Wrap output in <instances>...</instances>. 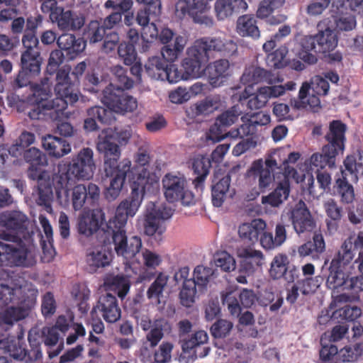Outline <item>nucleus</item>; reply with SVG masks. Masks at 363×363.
<instances>
[{"label": "nucleus", "instance_id": "obj_1", "mask_svg": "<svg viewBox=\"0 0 363 363\" xmlns=\"http://www.w3.org/2000/svg\"><path fill=\"white\" fill-rule=\"evenodd\" d=\"M117 138L111 131H103L99 136L96 148L99 153L104 155V172L106 176L110 177V185L104 193L105 198L111 201L115 200L119 195L124 185L126 177L128 179L130 189L133 182L139 183V178L144 177L143 196L145 189L149 184V172L145 167L149 164L150 157L147 150L140 148L135 155V162L141 167V169L131 167V161L123 159L118 162L121 150L117 144Z\"/></svg>", "mask_w": 363, "mask_h": 363}, {"label": "nucleus", "instance_id": "obj_2", "mask_svg": "<svg viewBox=\"0 0 363 363\" xmlns=\"http://www.w3.org/2000/svg\"><path fill=\"white\" fill-rule=\"evenodd\" d=\"M139 183L133 182L130 195L122 201L116 210L115 216L106 224L108 233L111 234L114 250L118 257H123L126 262H130L142 248L140 236L128 238L125 226L129 217H133L143 200L144 177L139 178Z\"/></svg>", "mask_w": 363, "mask_h": 363}, {"label": "nucleus", "instance_id": "obj_3", "mask_svg": "<svg viewBox=\"0 0 363 363\" xmlns=\"http://www.w3.org/2000/svg\"><path fill=\"white\" fill-rule=\"evenodd\" d=\"M43 58L40 54L21 52L20 69L11 82L12 89L15 91L29 87L30 94L25 101L33 106L28 116L32 120L43 119L44 116L49 115L50 110V101L52 96L50 86L44 81L40 83H33L32 81L40 74Z\"/></svg>", "mask_w": 363, "mask_h": 363}, {"label": "nucleus", "instance_id": "obj_4", "mask_svg": "<svg viewBox=\"0 0 363 363\" xmlns=\"http://www.w3.org/2000/svg\"><path fill=\"white\" fill-rule=\"evenodd\" d=\"M354 257L352 238H347L330 263L326 285L332 290L344 291L336 296L337 302L354 301L359 298V293L363 291V251L359 252L355 260L361 276L350 277L344 271L345 266L350 263Z\"/></svg>", "mask_w": 363, "mask_h": 363}, {"label": "nucleus", "instance_id": "obj_5", "mask_svg": "<svg viewBox=\"0 0 363 363\" xmlns=\"http://www.w3.org/2000/svg\"><path fill=\"white\" fill-rule=\"evenodd\" d=\"M237 50V44L232 40L210 37L196 40L194 45L188 48L187 57L182 63L184 79L199 77L202 63L213 57L214 54L218 53L223 57H230L234 55Z\"/></svg>", "mask_w": 363, "mask_h": 363}, {"label": "nucleus", "instance_id": "obj_6", "mask_svg": "<svg viewBox=\"0 0 363 363\" xmlns=\"http://www.w3.org/2000/svg\"><path fill=\"white\" fill-rule=\"evenodd\" d=\"M86 68L84 62L78 63L71 72V67L65 65L57 72L55 91L56 97L50 101L49 116L56 120L62 116L68 104H73L78 101L76 86L79 78L83 75Z\"/></svg>", "mask_w": 363, "mask_h": 363}, {"label": "nucleus", "instance_id": "obj_7", "mask_svg": "<svg viewBox=\"0 0 363 363\" xmlns=\"http://www.w3.org/2000/svg\"><path fill=\"white\" fill-rule=\"evenodd\" d=\"M93 156V150L91 148L84 147L68 163L59 164L56 179L60 187L67 186L69 181L75 179L91 178L95 169Z\"/></svg>", "mask_w": 363, "mask_h": 363}, {"label": "nucleus", "instance_id": "obj_8", "mask_svg": "<svg viewBox=\"0 0 363 363\" xmlns=\"http://www.w3.org/2000/svg\"><path fill=\"white\" fill-rule=\"evenodd\" d=\"M164 195L169 203L180 201L184 206L194 203V196L188 189L185 176L180 173H167L162 180Z\"/></svg>", "mask_w": 363, "mask_h": 363}, {"label": "nucleus", "instance_id": "obj_9", "mask_svg": "<svg viewBox=\"0 0 363 363\" xmlns=\"http://www.w3.org/2000/svg\"><path fill=\"white\" fill-rule=\"evenodd\" d=\"M329 88L328 82L323 77H317L311 86L307 82H303L298 98L291 99V106L296 110L318 108L320 104L319 96L327 95Z\"/></svg>", "mask_w": 363, "mask_h": 363}, {"label": "nucleus", "instance_id": "obj_10", "mask_svg": "<svg viewBox=\"0 0 363 363\" xmlns=\"http://www.w3.org/2000/svg\"><path fill=\"white\" fill-rule=\"evenodd\" d=\"M193 274L194 277L185 282L179 293L182 305L187 308L193 305L198 293H203L206 290L213 269L198 265L194 268Z\"/></svg>", "mask_w": 363, "mask_h": 363}, {"label": "nucleus", "instance_id": "obj_11", "mask_svg": "<svg viewBox=\"0 0 363 363\" xmlns=\"http://www.w3.org/2000/svg\"><path fill=\"white\" fill-rule=\"evenodd\" d=\"M103 103L108 108V110L125 115L133 113L138 108V101L133 96L125 92L121 87L109 84L103 90Z\"/></svg>", "mask_w": 363, "mask_h": 363}, {"label": "nucleus", "instance_id": "obj_12", "mask_svg": "<svg viewBox=\"0 0 363 363\" xmlns=\"http://www.w3.org/2000/svg\"><path fill=\"white\" fill-rule=\"evenodd\" d=\"M28 218L20 211H6L0 213V226L16 235L7 233L0 234V238L6 241H21V235L26 239Z\"/></svg>", "mask_w": 363, "mask_h": 363}, {"label": "nucleus", "instance_id": "obj_13", "mask_svg": "<svg viewBox=\"0 0 363 363\" xmlns=\"http://www.w3.org/2000/svg\"><path fill=\"white\" fill-rule=\"evenodd\" d=\"M172 216L170 208L154 207L148 210L145 216L143 228L146 235L150 237L157 244H160L164 238L166 227L163 225V220L169 218Z\"/></svg>", "mask_w": 363, "mask_h": 363}, {"label": "nucleus", "instance_id": "obj_14", "mask_svg": "<svg viewBox=\"0 0 363 363\" xmlns=\"http://www.w3.org/2000/svg\"><path fill=\"white\" fill-rule=\"evenodd\" d=\"M279 169L275 159L269 157L264 161L262 159L255 160L250 169L247 175L257 181L258 187L261 192H265L273 186L274 182V171Z\"/></svg>", "mask_w": 363, "mask_h": 363}, {"label": "nucleus", "instance_id": "obj_15", "mask_svg": "<svg viewBox=\"0 0 363 363\" xmlns=\"http://www.w3.org/2000/svg\"><path fill=\"white\" fill-rule=\"evenodd\" d=\"M28 342L30 350H26L24 344L21 342L20 340L17 342L12 341L10 344H8L7 341L0 340V347L6 348L9 355L17 360L25 361L26 362L40 360L43 353L40 341L36 337H32L29 334Z\"/></svg>", "mask_w": 363, "mask_h": 363}, {"label": "nucleus", "instance_id": "obj_16", "mask_svg": "<svg viewBox=\"0 0 363 363\" xmlns=\"http://www.w3.org/2000/svg\"><path fill=\"white\" fill-rule=\"evenodd\" d=\"M35 264L34 257L26 247H16L13 245L0 241V265L30 267Z\"/></svg>", "mask_w": 363, "mask_h": 363}, {"label": "nucleus", "instance_id": "obj_17", "mask_svg": "<svg viewBox=\"0 0 363 363\" xmlns=\"http://www.w3.org/2000/svg\"><path fill=\"white\" fill-rule=\"evenodd\" d=\"M100 198V189L94 184H77L72 189L71 201L74 211H80L84 207L95 206Z\"/></svg>", "mask_w": 363, "mask_h": 363}, {"label": "nucleus", "instance_id": "obj_18", "mask_svg": "<svg viewBox=\"0 0 363 363\" xmlns=\"http://www.w3.org/2000/svg\"><path fill=\"white\" fill-rule=\"evenodd\" d=\"M289 219L294 230L299 235L313 231L315 227V221L302 200H300L290 211Z\"/></svg>", "mask_w": 363, "mask_h": 363}, {"label": "nucleus", "instance_id": "obj_19", "mask_svg": "<svg viewBox=\"0 0 363 363\" xmlns=\"http://www.w3.org/2000/svg\"><path fill=\"white\" fill-rule=\"evenodd\" d=\"M241 113L239 106L235 105L220 114L210 127L208 138L214 141L223 139L226 135V128L235 123Z\"/></svg>", "mask_w": 363, "mask_h": 363}, {"label": "nucleus", "instance_id": "obj_20", "mask_svg": "<svg viewBox=\"0 0 363 363\" xmlns=\"http://www.w3.org/2000/svg\"><path fill=\"white\" fill-rule=\"evenodd\" d=\"M269 272L273 279L283 278L289 283L294 282L299 276V269L290 264L288 257L281 253L273 258Z\"/></svg>", "mask_w": 363, "mask_h": 363}, {"label": "nucleus", "instance_id": "obj_21", "mask_svg": "<svg viewBox=\"0 0 363 363\" xmlns=\"http://www.w3.org/2000/svg\"><path fill=\"white\" fill-rule=\"evenodd\" d=\"M347 125L340 120H333L329 123L328 132L325 135L327 141L323 147L326 151L330 150L339 155L342 154L345 147Z\"/></svg>", "mask_w": 363, "mask_h": 363}, {"label": "nucleus", "instance_id": "obj_22", "mask_svg": "<svg viewBox=\"0 0 363 363\" xmlns=\"http://www.w3.org/2000/svg\"><path fill=\"white\" fill-rule=\"evenodd\" d=\"M284 4L285 0H262L259 4L256 16L268 25H279L286 20L287 16L276 11L281 9Z\"/></svg>", "mask_w": 363, "mask_h": 363}, {"label": "nucleus", "instance_id": "obj_23", "mask_svg": "<svg viewBox=\"0 0 363 363\" xmlns=\"http://www.w3.org/2000/svg\"><path fill=\"white\" fill-rule=\"evenodd\" d=\"M208 340L207 333L204 330H199L181 340L182 349L184 353H189L191 357L203 358L210 352V347L204 345Z\"/></svg>", "mask_w": 363, "mask_h": 363}, {"label": "nucleus", "instance_id": "obj_24", "mask_svg": "<svg viewBox=\"0 0 363 363\" xmlns=\"http://www.w3.org/2000/svg\"><path fill=\"white\" fill-rule=\"evenodd\" d=\"M105 213L101 208H94L91 213L82 216L78 222V232L86 237L92 235L99 228L107 231Z\"/></svg>", "mask_w": 363, "mask_h": 363}, {"label": "nucleus", "instance_id": "obj_25", "mask_svg": "<svg viewBox=\"0 0 363 363\" xmlns=\"http://www.w3.org/2000/svg\"><path fill=\"white\" fill-rule=\"evenodd\" d=\"M50 20L57 23L58 28L62 30H78L85 23L84 16L77 15L70 10L65 11L62 7L55 9L50 13Z\"/></svg>", "mask_w": 363, "mask_h": 363}, {"label": "nucleus", "instance_id": "obj_26", "mask_svg": "<svg viewBox=\"0 0 363 363\" xmlns=\"http://www.w3.org/2000/svg\"><path fill=\"white\" fill-rule=\"evenodd\" d=\"M330 23V21L327 18L320 21L317 25L318 32L315 35L318 53L330 52L337 45V36L334 30L329 26Z\"/></svg>", "mask_w": 363, "mask_h": 363}, {"label": "nucleus", "instance_id": "obj_27", "mask_svg": "<svg viewBox=\"0 0 363 363\" xmlns=\"http://www.w3.org/2000/svg\"><path fill=\"white\" fill-rule=\"evenodd\" d=\"M112 259V251L106 246L99 245L86 250V262L91 272L109 266Z\"/></svg>", "mask_w": 363, "mask_h": 363}, {"label": "nucleus", "instance_id": "obj_28", "mask_svg": "<svg viewBox=\"0 0 363 363\" xmlns=\"http://www.w3.org/2000/svg\"><path fill=\"white\" fill-rule=\"evenodd\" d=\"M95 309L98 310L104 320L108 323H114L121 317L118 299L109 293L100 296Z\"/></svg>", "mask_w": 363, "mask_h": 363}, {"label": "nucleus", "instance_id": "obj_29", "mask_svg": "<svg viewBox=\"0 0 363 363\" xmlns=\"http://www.w3.org/2000/svg\"><path fill=\"white\" fill-rule=\"evenodd\" d=\"M255 295L251 289H244L239 295V301L237 296L233 293H227L222 297L223 305H226L230 313L233 315H239L241 312L240 304L244 308H250L255 303Z\"/></svg>", "mask_w": 363, "mask_h": 363}, {"label": "nucleus", "instance_id": "obj_30", "mask_svg": "<svg viewBox=\"0 0 363 363\" xmlns=\"http://www.w3.org/2000/svg\"><path fill=\"white\" fill-rule=\"evenodd\" d=\"M87 118L84 121V129L87 132L99 129L97 122L102 124H111L115 118L111 111L100 106H92L86 111Z\"/></svg>", "mask_w": 363, "mask_h": 363}, {"label": "nucleus", "instance_id": "obj_31", "mask_svg": "<svg viewBox=\"0 0 363 363\" xmlns=\"http://www.w3.org/2000/svg\"><path fill=\"white\" fill-rule=\"evenodd\" d=\"M267 228L266 222L261 218H255L250 223H244L239 226L240 238L249 245L259 242L260 234Z\"/></svg>", "mask_w": 363, "mask_h": 363}, {"label": "nucleus", "instance_id": "obj_32", "mask_svg": "<svg viewBox=\"0 0 363 363\" xmlns=\"http://www.w3.org/2000/svg\"><path fill=\"white\" fill-rule=\"evenodd\" d=\"M230 63L226 59H220L208 65L206 75L211 85L213 87L221 86L229 76Z\"/></svg>", "mask_w": 363, "mask_h": 363}, {"label": "nucleus", "instance_id": "obj_33", "mask_svg": "<svg viewBox=\"0 0 363 363\" xmlns=\"http://www.w3.org/2000/svg\"><path fill=\"white\" fill-rule=\"evenodd\" d=\"M42 146L50 157L57 159L71 152V145L66 140L50 134L42 138Z\"/></svg>", "mask_w": 363, "mask_h": 363}, {"label": "nucleus", "instance_id": "obj_34", "mask_svg": "<svg viewBox=\"0 0 363 363\" xmlns=\"http://www.w3.org/2000/svg\"><path fill=\"white\" fill-rule=\"evenodd\" d=\"M247 8V4L245 0H217L215 3V11L218 20H224Z\"/></svg>", "mask_w": 363, "mask_h": 363}, {"label": "nucleus", "instance_id": "obj_35", "mask_svg": "<svg viewBox=\"0 0 363 363\" xmlns=\"http://www.w3.org/2000/svg\"><path fill=\"white\" fill-rule=\"evenodd\" d=\"M42 338L45 346L49 349L47 352L50 359H52L62 352L64 349V342L62 340L59 344L60 335L55 328L44 327L42 329Z\"/></svg>", "mask_w": 363, "mask_h": 363}, {"label": "nucleus", "instance_id": "obj_36", "mask_svg": "<svg viewBox=\"0 0 363 363\" xmlns=\"http://www.w3.org/2000/svg\"><path fill=\"white\" fill-rule=\"evenodd\" d=\"M290 193L289 179L284 176L283 180L279 182L274 191L269 195L262 196V202L264 204H269L272 207H278L286 201Z\"/></svg>", "mask_w": 363, "mask_h": 363}, {"label": "nucleus", "instance_id": "obj_37", "mask_svg": "<svg viewBox=\"0 0 363 363\" xmlns=\"http://www.w3.org/2000/svg\"><path fill=\"white\" fill-rule=\"evenodd\" d=\"M290 193L289 179L284 176L283 180L279 182L274 191L269 195L262 196V202L264 204H269L272 207H278L286 201Z\"/></svg>", "mask_w": 363, "mask_h": 363}, {"label": "nucleus", "instance_id": "obj_38", "mask_svg": "<svg viewBox=\"0 0 363 363\" xmlns=\"http://www.w3.org/2000/svg\"><path fill=\"white\" fill-rule=\"evenodd\" d=\"M238 256L242 259L241 270L247 273L252 272L255 267L262 265L263 255L261 251L250 247H242L238 250Z\"/></svg>", "mask_w": 363, "mask_h": 363}, {"label": "nucleus", "instance_id": "obj_39", "mask_svg": "<svg viewBox=\"0 0 363 363\" xmlns=\"http://www.w3.org/2000/svg\"><path fill=\"white\" fill-rule=\"evenodd\" d=\"M230 182L231 178L228 174L221 178H219L218 174L214 175L211 188L212 203L214 206L220 207L223 205L229 190Z\"/></svg>", "mask_w": 363, "mask_h": 363}, {"label": "nucleus", "instance_id": "obj_40", "mask_svg": "<svg viewBox=\"0 0 363 363\" xmlns=\"http://www.w3.org/2000/svg\"><path fill=\"white\" fill-rule=\"evenodd\" d=\"M237 33L242 37H250L252 39H258L260 37V31L257 25V21L253 16L243 15L237 21Z\"/></svg>", "mask_w": 363, "mask_h": 363}, {"label": "nucleus", "instance_id": "obj_41", "mask_svg": "<svg viewBox=\"0 0 363 363\" xmlns=\"http://www.w3.org/2000/svg\"><path fill=\"white\" fill-rule=\"evenodd\" d=\"M338 155L330 150L326 151L325 147L322 148V153H313L310 158L311 170L320 172L326 167L333 168L335 166L336 157Z\"/></svg>", "mask_w": 363, "mask_h": 363}, {"label": "nucleus", "instance_id": "obj_42", "mask_svg": "<svg viewBox=\"0 0 363 363\" xmlns=\"http://www.w3.org/2000/svg\"><path fill=\"white\" fill-rule=\"evenodd\" d=\"M187 40L182 35H177L173 43L164 45L161 49L162 58L169 64L174 62L182 53Z\"/></svg>", "mask_w": 363, "mask_h": 363}, {"label": "nucleus", "instance_id": "obj_43", "mask_svg": "<svg viewBox=\"0 0 363 363\" xmlns=\"http://www.w3.org/2000/svg\"><path fill=\"white\" fill-rule=\"evenodd\" d=\"M323 207L327 216L330 218L329 220H327L328 230L330 233H333L337 230L338 223L342 217L343 209L333 199L326 201Z\"/></svg>", "mask_w": 363, "mask_h": 363}, {"label": "nucleus", "instance_id": "obj_44", "mask_svg": "<svg viewBox=\"0 0 363 363\" xmlns=\"http://www.w3.org/2000/svg\"><path fill=\"white\" fill-rule=\"evenodd\" d=\"M334 188L337 194L340 197L341 202L351 203L354 200V187L350 184L345 171L341 172V177L336 179Z\"/></svg>", "mask_w": 363, "mask_h": 363}, {"label": "nucleus", "instance_id": "obj_45", "mask_svg": "<svg viewBox=\"0 0 363 363\" xmlns=\"http://www.w3.org/2000/svg\"><path fill=\"white\" fill-rule=\"evenodd\" d=\"M211 166L210 160L206 157L199 156L193 160L192 169L197 175L193 182L196 189H203V182L209 173Z\"/></svg>", "mask_w": 363, "mask_h": 363}, {"label": "nucleus", "instance_id": "obj_46", "mask_svg": "<svg viewBox=\"0 0 363 363\" xmlns=\"http://www.w3.org/2000/svg\"><path fill=\"white\" fill-rule=\"evenodd\" d=\"M169 281V276L164 272H158L154 281L147 290L146 295L148 299L160 303V299L163 297V291Z\"/></svg>", "mask_w": 363, "mask_h": 363}, {"label": "nucleus", "instance_id": "obj_47", "mask_svg": "<svg viewBox=\"0 0 363 363\" xmlns=\"http://www.w3.org/2000/svg\"><path fill=\"white\" fill-rule=\"evenodd\" d=\"M168 67L169 63L157 56L149 57L145 65V72L148 76L162 80L164 79V72H167Z\"/></svg>", "mask_w": 363, "mask_h": 363}, {"label": "nucleus", "instance_id": "obj_48", "mask_svg": "<svg viewBox=\"0 0 363 363\" xmlns=\"http://www.w3.org/2000/svg\"><path fill=\"white\" fill-rule=\"evenodd\" d=\"M108 33L99 20H94L86 26L84 37L90 44H93L101 42Z\"/></svg>", "mask_w": 363, "mask_h": 363}, {"label": "nucleus", "instance_id": "obj_49", "mask_svg": "<svg viewBox=\"0 0 363 363\" xmlns=\"http://www.w3.org/2000/svg\"><path fill=\"white\" fill-rule=\"evenodd\" d=\"M343 164L345 169H342L341 172L345 171V172L347 174V176H350L351 182H357L358 174L359 173H363V163L362 162V157H357L354 155H347L344 160Z\"/></svg>", "mask_w": 363, "mask_h": 363}, {"label": "nucleus", "instance_id": "obj_50", "mask_svg": "<svg viewBox=\"0 0 363 363\" xmlns=\"http://www.w3.org/2000/svg\"><path fill=\"white\" fill-rule=\"evenodd\" d=\"M29 311L21 306L7 307L0 313V322L7 325H12L13 323L21 320L28 315Z\"/></svg>", "mask_w": 363, "mask_h": 363}, {"label": "nucleus", "instance_id": "obj_51", "mask_svg": "<svg viewBox=\"0 0 363 363\" xmlns=\"http://www.w3.org/2000/svg\"><path fill=\"white\" fill-rule=\"evenodd\" d=\"M245 100H247V106L251 110L262 108L269 101L262 87L259 88L255 94H249L245 89L240 94L239 101L242 102Z\"/></svg>", "mask_w": 363, "mask_h": 363}, {"label": "nucleus", "instance_id": "obj_52", "mask_svg": "<svg viewBox=\"0 0 363 363\" xmlns=\"http://www.w3.org/2000/svg\"><path fill=\"white\" fill-rule=\"evenodd\" d=\"M363 355V341L353 345L345 346L338 353L339 360L342 362H354Z\"/></svg>", "mask_w": 363, "mask_h": 363}, {"label": "nucleus", "instance_id": "obj_53", "mask_svg": "<svg viewBox=\"0 0 363 363\" xmlns=\"http://www.w3.org/2000/svg\"><path fill=\"white\" fill-rule=\"evenodd\" d=\"M220 106L219 96H207L203 101L196 104L193 111L196 116L208 115L217 110Z\"/></svg>", "mask_w": 363, "mask_h": 363}, {"label": "nucleus", "instance_id": "obj_54", "mask_svg": "<svg viewBox=\"0 0 363 363\" xmlns=\"http://www.w3.org/2000/svg\"><path fill=\"white\" fill-rule=\"evenodd\" d=\"M36 182L40 203L45 206L50 204L52 196V190L49 173L45 172Z\"/></svg>", "mask_w": 363, "mask_h": 363}, {"label": "nucleus", "instance_id": "obj_55", "mask_svg": "<svg viewBox=\"0 0 363 363\" xmlns=\"http://www.w3.org/2000/svg\"><path fill=\"white\" fill-rule=\"evenodd\" d=\"M21 286L11 287L4 283L0 284V301L4 305L22 303L19 296L21 294Z\"/></svg>", "mask_w": 363, "mask_h": 363}, {"label": "nucleus", "instance_id": "obj_56", "mask_svg": "<svg viewBox=\"0 0 363 363\" xmlns=\"http://www.w3.org/2000/svg\"><path fill=\"white\" fill-rule=\"evenodd\" d=\"M288 53V48L286 45H281L276 50L268 53L266 57V63L269 67L274 69H281L285 67L287 64L286 59Z\"/></svg>", "mask_w": 363, "mask_h": 363}, {"label": "nucleus", "instance_id": "obj_57", "mask_svg": "<svg viewBox=\"0 0 363 363\" xmlns=\"http://www.w3.org/2000/svg\"><path fill=\"white\" fill-rule=\"evenodd\" d=\"M111 72L113 75V84L116 86L121 87L125 91L130 89L133 86V80L127 75V70L120 65L113 66L111 68Z\"/></svg>", "mask_w": 363, "mask_h": 363}, {"label": "nucleus", "instance_id": "obj_58", "mask_svg": "<svg viewBox=\"0 0 363 363\" xmlns=\"http://www.w3.org/2000/svg\"><path fill=\"white\" fill-rule=\"evenodd\" d=\"M164 320H155L150 331L146 334V339L151 347H155L164 337Z\"/></svg>", "mask_w": 363, "mask_h": 363}, {"label": "nucleus", "instance_id": "obj_59", "mask_svg": "<svg viewBox=\"0 0 363 363\" xmlns=\"http://www.w3.org/2000/svg\"><path fill=\"white\" fill-rule=\"evenodd\" d=\"M233 327L230 321L218 319L211 325L210 333L215 339H223L230 334Z\"/></svg>", "mask_w": 363, "mask_h": 363}, {"label": "nucleus", "instance_id": "obj_60", "mask_svg": "<svg viewBox=\"0 0 363 363\" xmlns=\"http://www.w3.org/2000/svg\"><path fill=\"white\" fill-rule=\"evenodd\" d=\"M23 158L30 166H45L47 164L46 155L36 147H30L24 151Z\"/></svg>", "mask_w": 363, "mask_h": 363}, {"label": "nucleus", "instance_id": "obj_61", "mask_svg": "<svg viewBox=\"0 0 363 363\" xmlns=\"http://www.w3.org/2000/svg\"><path fill=\"white\" fill-rule=\"evenodd\" d=\"M118 54L126 65H131L137 60V52L133 44H128L126 42L120 43Z\"/></svg>", "mask_w": 363, "mask_h": 363}, {"label": "nucleus", "instance_id": "obj_62", "mask_svg": "<svg viewBox=\"0 0 363 363\" xmlns=\"http://www.w3.org/2000/svg\"><path fill=\"white\" fill-rule=\"evenodd\" d=\"M241 120L243 123L238 128L232 129L228 134L232 138H243L245 136L253 135L257 129L254 125L249 122V118L246 116H242Z\"/></svg>", "mask_w": 363, "mask_h": 363}, {"label": "nucleus", "instance_id": "obj_63", "mask_svg": "<svg viewBox=\"0 0 363 363\" xmlns=\"http://www.w3.org/2000/svg\"><path fill=\"white\" fill-rule=\"evenodd\" d=\"M57 310V302L53 294L50 291L46 292L41 300V312L45 318L52 316Z\"/></svg>", "mask_w": 363, "mask_h": 363}, {"label": "nucleus", "instance_id": "obj_64", "mask_svg": "<svg viewBox=\"0 0 363 363\" xmlns=\"http://www.w3.org/2000/svg\"><path fill=\"white\" fill-rule=\"evenodd\" d=\"M349 327L347 325H337L333 328L330 332L324 333L320 340L322 342H335L341 340L348 333Z\"/></svg>", "mask_w": 363, "mask_h": 363}]
</instances>
